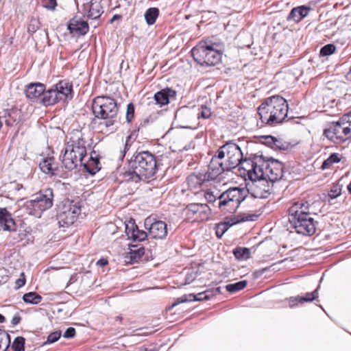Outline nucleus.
Wrapping results in <instances>:
<instances>
[{"instance_id": "1", "label": "nucleus", "mask_w": 351, "mask_h": 351, "mask_svg": "<svg viewBox=\"0 0 351 351\" xmlns=\"http://www.w3.org/2000/svg\"><path fill=\"white\" fill-rule=\"evenodd\" d=\"M315 213L312 204L304 199L295 202L289 209L291 227L298 234L311 236L315 232L316 221L312 217Z\"/></svg>"}, {"instance_id": "2", "label": "nucleus", "mask_w": 351, "mask_h": 351, "mask_svg": "<svg viewBox=\"0 0 351 351\" xmlns=\"http://www.w3.org/2000/svg\"><path fill=\"white\" fill-rule=\"evenodd\" d=\"M288 104L279 95L267 97L258 108V114L263 123L275 125L281 123L287 117Z\"/></svg>"}, {"instance_id": "3", "label": "nucleus", "mask_w": 351, "mask_h": 351, "mask_svg": "<svg viewBox=\"0 0 351 351\" xmlns=\"http://www.w3.org/2000/svg\"><path fill=\"white\" fill-rule=\"evenodd\" d=\"M130 169L123 173L125 181L132 180L137 182L152 177L156 171V160L149 152H142L134 156L130 162Z\"/></svg>"}, {"instance_id": "4", "label": "nucleus", "mask_w": 351, "mask_h": 351, "mask_svg": "<svg viewBox=\"0 0 351 351\" xmlns=\"http://www.w3.org/2000/svg\"><path fill=\"white\" fill-rule=\"evenodd\" d=\"M256 165V162H254ZM243 180L245 182V189L249 194L254 198H267L271 193L273 184L265 178L261 176L258 171H256V166L253 163L244 162L243 157Z\"/></svg>"}, {"instance_id": "5", "label": "nucleus", "mask_w": 351, "mask_h": 351, "mask_svg": "<svg viewBox=\"0 0 351 351\" xmlns=\"http://www.w3.org/2000/svg\"><path fill=\"white\" fill-rule=\"evenodd\" d=\"M244 162L250 165L253 163V166H255L254 162H256V171L272 184L282 178L283 165L278 160L271 158L264 160L261 156L251 154L249 157L244 158Z\"/></svg>"}, {"instance_id": "6", "label": "nucleus", "mask_w": 351, "mask_h": 351, "mask_svg": "<svg viewBox=\"0 0 351 351\" xmlns=\"http://www.w3.org/2000/svg\"><path fill=\"white\" fill-rule=\"evenodd\" d=\"M92 108L95 117L103 120L101 127L108 128L117 122L119 108L113 98L98 96L93 99Z\"/></svg>"}, {"instance_id": "7", "label": "nucleus", "mask_w": 351, "mask_h": 351, "mask_svg": "<svg viewBox=\"0 0 351 351\" xmlns=\"http://www.w3.org/2000/svg\"><path fill=\"white\" fill-rule=\"evenodd\" d=\"M86 156V141L80 134L75 135L70 138L66 145L62 162L66 169L73 170L78 165H82Z\"/></svg>"}, {"instance_id": "8", "label": "nucleus", "mask_w": 351, "mask_h": 351, "mask_svg": "<svg viewBox=\"0 0 351 351\" xmlns=\"http://www.w3.org/2000/svg\"><path fill=\"white\" fill-rule=\"evenodd\" d=\"M53 203V191L51 188L40 190L27 201L23 208L27 213L40 218L43 212L51 208Z\"/></svg>"}, {"instance_id": "9", "label": "nucleus", "mask_w": 351, "mask_h": 351, "mask_svg": "<svg viewBox=\"0 0 351 351\" xmlns=\"http://www.w3.org/2000/svg\"><path fill=\"white\" fill-rule=\"evenodd\" d=\"M191 52L195 62L201 65H215L221 58V52L213 45H200L193 48Z\"/></svg>"}, {"instance_id": "10", "label": "nucleus", "mask_w": 351, "mask_h": 351, "mask_svg": "<svg viewBox=\"0 0 351 351\" xmlns=\"http://www.w3.org/2000/svg\"><path fill=\"white\" fill-rule=\"evenodd\" d=\"M217 155L221 156V160H223L226 156H227V160L224 162L226 169L230 171L237 168L239 171H241V150L238 145L228 143L220 147Z\"/></svg>"}, {"instance_id": "11", "label": "nucleus", "mask_w": 351, "mask_h": 351, "mask_svg": "<svg viewBox=\"0 0 351 351\" xmlns=\"http://www.w3.org/2000/svg\"><path fill=\"white\" fill-rule=\"evenodd\" d=\"M81 213V206L77 202L69 199L62 202L57 215L58 223L62 227L72 225Z\"/></svg>"}, {"instance_id": "12", "label": "nucleus", "mask_w": 351, "mask_h": 351, "mask_svg": "<svg viewBox=\"0 0 351 351\" xmlns=\"http://www.w3.org/2000/svg\"><path fill=\"white\" fill-rule=\"evenodd\" d=\"M241 190L239 188H230L223 193L219 198V207L228 212H234L241 202Z\"/></svg>"}, {"instance_id": "13", "label": "nucleus", "mask_w": 351, "mask_h": 351, "mask_svg": "<svg viewBox=\"0 0 351 351\" xmlns=\"http://www.w3.org/2000/svg\"><path fill=\"white\" fill-rule=\"evenodd\" d=\"M351 134L349 126L340 122H332L324 130L323 135L334 143H341L347 140Z\"/></svg>"}, {"instance_id": "14", "label": "nucleus", "mask_w": 351, "mask_h": 351, "mask_svg": "<svg viewBox=\"0 0 351 351\" xmlns=\"http://www.w3.org/2000/svg\"><path fill=\"white\" fill-rule=\"evenodd\" d=\"M146 228L149 235L154 239H162L167 234V224L162 221H153L152 218H147L145 221Z\"/></svg>"}, {"instance_id": "15", "label": "nucleus", "mask_w": 351, "mask_h": 351, "mask_svg": "<svg viewBox=\"0 0 351 351\" xmlns=\"http://www.w3.org/2000/svg\"><path fill=\"white\" fill-rule=\"evenodd\" d=\"M228 171L226 168L224 161L221 160V156L216 155L213 156L208 165V171L204 173L208 181L216 179L223 171Z\"/></svg>"}, {"instance_id": "16", "label": "nucleus", "mask_w": 351, "mask_h": 351, "mask_svg": "<svg viewBox=\"0 0 351 351\" xmlns=\"http://www.w3.org/2000/svg\"><path fill=\"white\" fill-rule=\"evenodd\" d=\"M261 143L274 150L288 151L293 147L290 143L270 135L261 136Z\"/></svg>"}, {"instance_id": "17", "label": "nucleus", "mask_w": 351, "mask_h": 351, "mask_svg": "<svg viewBox=\"0 0 351 351\" xmlns=\"http://www.w3.org/2000/svg\"><path fill=\"white\" fill-rule=\"evenodd\" d=\"M125 233L128 239L134 242L144 241L147 237V232L139 230L135 223L132 221L125 225Z\"/></svg>"}, {"instance_id": "18", "label": "nucleus", "mask_w": 351, "mask_h": 351, "mask_svg": "<svg viewBox=\"0 0 351 351\" xmlns=\"http://www.w3.org/2000/svg\"><path fill=\"white\" fill-rule=\"evenodd\" d=\"M45 90V85L41 83H31L26 86L25 93L26 97L32 101H37L42 96Z\"/></svg>"}, {"instance_id": "19", "label": "nucleus", "mask_w": 351, "mask_h": 351, "mask_svg": "<svg viewBox=\"0 0 351 351\" xmlns=\"http://www.w3.org/2000/svg\"><path fill=\"white\" fill-rule=\"evenodd\" d=\"M0 227L5 231L15 230V223L6 208H0Z\"/></svg>"}, {"instance_id": "20", "label": "nucleus", "mask_w": 351, "mask_h": 351, "mask_svg": "<svg viewBox=\"0 0 351 351\" xmlns=\"http://www.w3.org/2000/svg\"><path fill=\"white\" fill-rule=\"evenodd\" d=\"M310 8L306 5L295 7L291 10L287 19L299 23L308 14Z\"/></svg>"}, {"instance_id": "21", "label": "nucleus", "mask_w": 351, "mask_h": 351, "mask_svg": "<svg viewBox=\"0 0 351 351\" xmlns=\"http://www.w3.org/2000/svg\"><path fill=\"white\" fill-rule=\"evenodd\" d=\"M55 90L58 93L60 100L71 99L72 95V84L66 81H60L56 86Z\"/></svg>"}, {"instance_id": "22", "label": "nucleus", "mask_w": 351, "mask_h": 351, "mask_svg": "<svg viewBox=\"0 0 351 351\" xmlns=\"http://www.w3.org/2000/svg\"><path fill=\"white\" fill-rule=\"evenodd\" d=\"M68 29L72 34L84 35L88 31V25L86 21L73 19L69 22Z\"/></svg>"}, {"instance_id": "23", "label": "nucleus", "mask_w": 351, "mask_h": 351, "mask_svg": "<svg viewBox=\"0 0 351 351\" xmlns=\"http://www.w3.org/2000/svg\"><path fill=\"white\" fill-rule=\"evenodd\" d=\"M58 101H60V97H58V93L55 89H49L46 91L45 90L40 99L41 104L46 106L53 105Z\"/></svg>"}, {"instance_id": "24", "label": "nucleus", "mask_w": 351, "mask_h": 351, "mask_svg": "<svg viewBox=\"0 0 351 351\" xmlns=\"http://www.w3.org/2000/svg\"><path fill=\"white\" fill-rule=\"evenodd\" d=\"M39 167L43 173L51 176L55 174V171L57 169V167L54 163L53 157H47L43 158L39 163Z\"/></svg>"}, {"instance_id": "25", "label": "nucleus", "mask_w": 351, "mask_h": 351, "mask_svg": "<svg viewBox=\"0 0 351 351\" xmlns=\"http://www.w3.org/2000/svg\"><path fill=\"white\" fill-rule=\"evenodd\" d=\"M87 16L88 19H97L100 17L101 14L104 12L100 3L96 1H93V0H91L90 1V3L87 5Z\"/></svg>"}, {"instance_id": "26", "label": "nucleus", "mask_w": 351, "mask_h": 351, "mask_svg": "<svg viewBox=\"0 0 351 351\" xmlns=\"http://www.w3.org/2000/svg\"><path fill=\"white\" fill-rule=\"evenodd\" d=\"M208 178H206L204 173H199L198 174L192 173L187 178V183L190 188L197 189L204 182H207Z\"/></svg>"}, {"instance_id": "27", "label": "nucleus", "mask_w": 351, "mask_h": 351, "mask_svg": "<svg viewBox=\"0 0 351 351\" xmlns=\"http://www.w3.org/2000/svg\"><path fill=\"white\" fill-rule=\"evenodd\" d=\"M219 293V288L215 289H208L205 291L197 293V295L189 294L191 301H202L208 300L212 298L214 295Z\"/></svg>"}, {"instance_id": "28", "label": "nucleus", "mask_w": 351, "mask_h": 351, "mask_svg": "<svg viewBox=\"0 0 351 351\" xmlns=\"http://www.w3.org/2000/svg\"><path fill=\"white\" fill-rule=\"evenodd\" d=\"M318 298L317 289L314 290L312 292L306 293L304 295H298L295 297H291L289 300L293 303L304 304V302H312Z\"/></svg>"}, {"instance_id": "29", "label": "nucleus", "mask_w": 351, "mask_h": 351, "mask_svg": "<svg viewBox=\"0 0 351 351\" xmlns=\"http://www.w3.org/2000/svg\"><path fill=\"white\" fill-rule=\"evenodd\" d=\"M172 91L170 89H164L154 95V99L160 106L167 105L169 103V95Z\"/></svg>"}, {"instance_id": "30", "label": "nucleus", "mask_w": 351, "mask_h": 351, "mask_svg": "<svg viewBox=\"0 0 351 351\" xmlns=\"http://www.w3.org/2000/svg\"><path fill=\"white\" fill-rule=\"evenodd\" d=\"M341 160V156L338 153H333L323 162L321 169L326 170L330 169L334 164L338 163Z\"/></svg>"}, {"instance_id": "31", "label": "nucleus", "mask_w": 351, "mask_h": 351, "mask_svg": "<svg viewBox=\"0 0 351 351\" xmlns=\"http://www.w3.org/2000/svg\"><path fill=\"white\" fill-rule=\"evenodd\" d=\"M99 162L97 158H93L90 157V161L88 162L83 163L82 165L84 169L91 175L95 174L99 169Z\"/></svg>"}, {"instance_id": "32", "label": "nucleus", "mask_w": 351, "mask_h": 351, "mask_svg": "<svg viewBox=\"0 0 351 351\" xmlns=\"http://www.w3.org/2000/svg\"><path fill=\"white\" fill-rule=\"evenodd\" d=\"M186 208L188 211L193 214H199V216L209 210L208 206L204 204H191L188 205Z\"/></svg>"}, {"instance_id": "33", "label": "nucleus", "mask_w": 351, "mask_h": 351, "mask_svg": "<svg viewBox=\"0 0 351 351\" xmlns=\"http://www.w3.org/2000/svg\"><path fill=\"white\" fill-rule=\"evenodd\" d=\"M159 14L158 9L156 8H149L145 13V19L146 23L151 25H153Z\"/></svg>"}, {"instance_id": "34", "label": "nucleus", "mask_w": 351, "mask_h": 351, "mask_svg": "<svg viewBox=\"0 0 351 351\" xmlns=\"http://www.w3.org/2000/svg\"><path fill=\"white\" fill-rule=\"evenodd\" d=\"M10 337L5 331L0 329V351H6L10 346Z\"/></svg>"}, {"instance_id": "35", "label": "nucleus", "mask_w": 351, "mask_h": 351, "mask_svg": "<svg viewBox=\"0 0 351 351\" xmlns=\"http://www.w3.org/2000/svg\"><path fill=\"white\" fill-rule=\"evenodd\" d=\"M23 299L26 303L36 304L41 302L42 297L36 292H29L24 294Z\"/></svg>"}, {"instance_id": "36", "label": "nucleus", "mask_w": 351, "mask_h": 351, "mask_svg": "<svg viewBox=\"0 0 351 351\" xmlns=\"http://www.w3.org/2000/svg\"><path fill=\"white\" fill-rule=\"evenodd\" d=\"M342 185L339 183L334 184L328 191V197L331 199H335L341 194Z\"/></svg>"}, {"instance_id": "37", "label": "nucleus", "mask_w": 351, "mask_h": 351, "mask_svg": "<svg viewBox=\"0 0 351 351\" xmlns=\"http://www.w3.org/2000/svg\"><path fill=\"white\" fill-rule=\"evenodd\" d=\"M25 339L23 337H17L13 341L12 348L14 351H24Z\"/></svg>"}, {"instance_id": "38", "label": "nucleus", "mask_w": 351, "mask_h": 351, "mask_svg": "<svg viewBox=\"0 0 351 351\" xmlns=\"http://www.w3.org/2000/svg\"><path fill=\"white\" fill-rule=\"evenodd\" d=\"M336 47L333 44H327L322 47L320 49L319 54L321 56H328L335 53Z\"/></svg>"}, {"instance_id": "39", "label": "nucleus", "mask_w": 351, "mask_h": 351, "mask_svg": "<svg viewBox=\"0 0 351 351\" xmlns=\"http://www.w3.org/2000/svg\"><path fill=\"white\" fill-rule=\"evenodd\" d=\"M61 337V331L57 330L49 334L47 337V341L43 343V345H46L48 343H53L57 341Z\"/></svg>"}, {"instance_id": "40", "label": "nucleus", "mask_w": 351, "mask_h": 351, "mask_svg": "<svg viewBox=\"0 0 351 351\" xmlns=\"http://www.w3.org/2000/svg\"><path fill=\"white\" fill-rule=\"evenodd\" d=\"M228 228H229L228 225H226L225 222L218 223L215 227L217 237L218 238H221L223 236V234L228 230Z\"/></svg>"}, {"instance_id": "41", "label": "nucleus", "mask_w": 351, "mask_h": 351, "mask_svg": "<svg viewBox=\"0 0 351 351\" xmlns=\"http://www.w3.org/2000/svg\"><path fill=\"white\" fill-rule=\"evenodd\" d=\"M40 28V22L36 19H32L27 26V31L29 33H34Z\"/></svg>"}, {"instance_id": "42", "label": "nucleus", "mask_w": 351, "mask_h": 351, "mask_svg": "<svg viewBox=\"0 0 351 351\" xmlns=\"http://www.w3.org/2000/svg\"><path fill=\"white\" fill-rule=\"evenodd\" d=\"M143 249H138L137 250H131L130 252V259L132 262H137L143 255Z\"/></svg>"}, {"instance_id": "43", "label": "nucleus", "mask_w": 351, "mask_h": 351, "mask_svg": "<svg viewBox=\"0 0 351 351\" xmlns=\"http://www.w3.org/2000/svg\"><path fill=\"white\" fill-rule=\"evenodd\" d=\"M191 298L189 295H184L180 298H176L175 302L172 304V305L169 308V309L173 308L174 306L184 302H191Z\"/></svg>"}, {"instance_id": "44", "label": "nucleus", "mask_w": 351, "mask_h": 351, "mask_svg": "<svg viewBox=\"0 0 351 351\" xmlns=\"http://www.w3.org/2000/svg\"><path fill=\"white\" fill-rule=\"evenodd\" d=\"M134 106L132 103H130L127 106V112H126V120L128 123L131 122L134 117Z\"/></svg>"}, {"instance_id": "45", "label": "nucleus", "mask_w": 351, "mask_h": 351, "mask_svg": "<svg viewBox=\"0 0 351 351\" xmlns=\"http://www.w3.org/2000/svg\"><path fill=\"white\" fill-rule=\"evenodd\" d=\"M226 290L230 293H233L241 289V281L234 284H229L226 287Z\"/></svg>"}, {"instance_id": "46", "label": "nucleus", "mask_w": 351, "mask_h": 351, "mask_svg": "<svg viewBox=\"0 0 351 351\" xmlns=\"http://www.w3.org/2000/svg\"><path fill=\"white\" fill-rule=\"evenodd\" d=\"M25 274L22 272L20 277L15 281V289H18L22 287L25 284Z\"/></svg>"}, {"instance_id": "47", "label": "nucleus", "mask_w": 351, "mask_h": 351, "mask_svg": "<svg viewBox=\"0 0 351 351\" xmlns=\"http://www.w3.org/2000/svg\"><path fill=\"white\" fill-rule=\"evenodd\" d=\"M9 279L7 270L4 268H0V284L5 283Z\"/></svg>"}, {"instance_id": "48", "label": "nucleus", "mask_w": 351, "mask_h": 351, "mask_svg": "<svg viewBox=\"0 0 351 351\" xmlns=\"http://www.w3.org/2000/svg\"><path fill=\"white\" fill-rule=\"evenodd\" d=\"M241 221V219L240 217H233L231 218H229L227 219V221H224L226 225H228V228L231 227L232 226L237 224L238 223H240Z\"/></svg>"}, {"instance_id": "49", "label": "nucleus", "mask_w": 351, "mask_h": 351, "mask_svg": "<svg viewBox=\"0 0 351 351\" xmlns=\"http://www.w3.org/2000/svg\"><path fill=\"white\" fill-rule=\"evenodd\" d=\"M258 218V215L243 213V221H254Z\"/></svg>"}, {"instance_id": "50", "label": "nucleus", "mask_w": 351, "mask_h": 351, "mask_svg": "<svg viewBox=\"0 0 351 351\" xmlns=\"http://www.w3.org/2000/svg\"><path fill=\"white\" fill-rule=\"evenodd\" d=\"M131 140H132V136H128L127 137L125 143L123 151L121 152V156L122 158L124 157L126 152L129 150V149L131 146V144H132Z\"/></svg>"}, {"instance_id": "51", "label": "nucleus", "mask_w": 351, "mask_h": 351, "mask_svg": "<svg viewBox=\"0 0 351 351\" xmlns=\"http://www.w3.org/2000/svg\"><path fill=\"white\" fill-rule=\"evenodd\" d=\"M75 335V329L73 327L68 328L63 334L64 338H73Z\"/></svg>"}, {"instance_id": "52", "label": "nucleus", "mask_w": 351, "mask_h": 351, "mask_svg": "<svg viewBox=\"0 0 351 351\" xmlns=\"http://www.w3.org/2000/svg\"><path fill=\"white\" fill-rule=\"evenodd\" d=\"M56 5V0H47L44 5L45 8L51 10H54Z\"/></svg>"}, {"instance_id": "53", "label": "nucleus", "mask_w": 351, "mask_h": 351, "mask_svg": "<svg viewBox=\"0 0 351 351\" xmlns=\"http://www.w3.org/2000/svg\"><path fill=\"white\" fill-rule=\"evenodd\" d=\"M200 115L204 119H208L211 115L210 109L207 107H202Z\"/></svg>"}, {"instance_id": "54", "label": "nucleus", "mask_w": 351, "mask_h": 351, "mask_svg": "<svg viewBox=\"0 0 351 351\" xmlns=\"http://www.w3.org/2000/svg\"><path fill=\"white\" fill-rule=\"evenodd\" d=\"M253 250L255 252L254 247L252 249L247 247H243V260H247L250 258L251 250Z\"/></svg>"}, {"instance_id": "55", "label": "nucleus", "mask_w": 351, "mask_h": 351, "mask_svg": "<svg viewBox=\"0 0 351 351\" xmlns=\"http://www.w3.org/2000/svg\"><path fill=\"white\" fill-rule=\"evenodd\" d=\"M342 119L349 124V126H351V110L343 114Z\"/></svg>"}, {"instance_id": "56", "label": "nucleus", "mask_w": 351, "mask_h": 351, "mask_svg": "<svg viewBox=\"0 0 351 351\" xmlns=\"http://www.w3.org/2000/svg\"><path fill=\"white\" fill-rule=\"evenodd\" d=\"M234 254L237 259H240L241 258V248L237 247L234 251Z\"/></svg>"}, {"instance_id": "57", "label": "nucleus", "mask_w": 351, "mask_h": 351, "mask_svg": "<svg viewBox=\"0 0 351 351\" xmlns=\"http://www.w3.org/2000/svg\"><path fill=\"white\" fill-rule=\"evenodd\" d=\"M20 320H21V317H20V316H19V315H14V316L12 317L11 322H12V324L13 325H16V324H18L20 322Z\"/></svg>"}, {"instance_id": "58", "label": "nucleus", "mask_w": 351, "mask_h": 351, "mask_svg": "<svg viewBox=\"0 0 351 351\" xmlns=\"http://www.w3.org/2000/svg\"><path fill=\"white\" fill-rule=\"evenodd\" d=\"M256 143H254V142H250V141H245V148L247 149H251L252 148V147H254V146H256Z\"/></svg>"}, {"instance_id": "59", "label": "nucleus", "mask_w": 351, "mask_h": 351, "mask_svg": "<svg viewBox=\"0 0 351 351\" xmlns=\"http://www.w3.org/2000/svg\"><path fill=\"white\" fill-rule=\"evenodd\" d=\"M107 264H108V261L104 258L99 259L97 263V265H98L99 266H105Z\"/></svg>"}, {"instance_id": "60", "label": "nucleus", "mask_w": 351, "mask_h": 351, "mask_svg": "<svg viewBox=\"0 0 351 351\" xmlns=\"http://www.w3.org/2000/svg\"><path fill=\"white\" fill-rule=\"evenodd\" d=\"M121 19V16L119 14H114L112 18L110 19V23H113L114 21Z\"/></svg>"}, {"instance_id": "61", "label": "nucleus", "mask_w": 351, "mask_h": 351, "mask_svg": "<svg viewBox=\"0 0 351 351\" xmlns=\"http://www.w3.org/2000/svg\"><path fill=\"white\" fill-rule=\"evenodd\" d=\"M346 78L348 81H350L351 82V69L350 70V71L348 73L347 75H346Z\"/></svg>"}, {"instance_id": "62", "label": "nucleus", "mask_w": 351, "mask_h": 351, "mask_svg": "<svg viewBox=\"0 0 351 351\" xmlns=\"http://www.w3.org/2000/svg\"><path fill=\"white\" fill-rule=\"evenodd\" d=\"M247 282L245 280H243V289L247 286Z\"/></svg>"}, {"instance_id": "63", "label": "nucleus", "mask_w": 351, "mask_h": 351, "mask_svg": "<svg viewBox=\"0 0 351 351\" xmlns=\"http://www.w3.org/2000/svg\"><path fill=\"white\" fill-rule=\"evenodd\" d=\"M5 321V317L0 314V323H3Z\"/></svg>"}, {"instance_id": "64", "label": "nucleus", "mask_w": 351, "mask_h": 351, "mask_svg": "<svg viewBox=\"0 0 351 351\" xmlns=\"http://www.w3.org/2000/svg\"><path fill=\"white\" fill-rule=\"evenodd\" d=\"M145 351H155V350H154L151 349V350H146Z\"/></svg>"}]
</instances>
